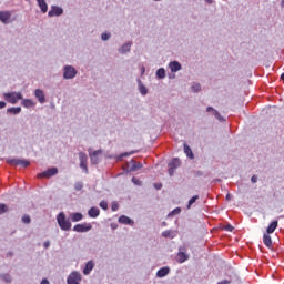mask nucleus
Wrapping results in <instances>:
<instances>
[{"label":"nucleus","instance_id":"1","mask_svg":"<svg viewBox=\"0 0 284 284\" xmlns=\"http://www.w3.org/2000/svg\"><path fill=\"white\" fill-rule=\"evenodd\" d=\"M57 223L62 232H70L72 230V222L68 220L64 212L57 215Z\"/></svg>","mask_w":284,"mask_h":284},{"label":"nucleus","instance_id":"2","mask_svg":"<svg viewBox=\"0 0 284 284\" xmlns=\"http://www.w3.org/2000/svg\"><path fill=\"white\" fill-rule=\"evenodd\" d=\"M62 74L65 81H70L72 79H75V77L79 74V71L77 70V68H74V65L67 64L62 68Z\"/></svg>","mask_w":284,"mask_h":284},{"label":"nucleus","instance_id":"3","mask_svg":"<svg viewBox=\"0 0 284 284\" xmlns=\"http://www.w3.org/2000/svg\"><path fill=\"white\" fill-rule=\"evenodd\" d=\"M3 99L7 101V103H11V105H17L21 99H23V94L21 92H4Z\"/></svg>","mask_w":284,"mask_h":284},{"label":"nucleus","instance_id":"4","mask_svg":"<svg viewBox=\"0 0 284 284\" xmlns=\"http://www.w3.org/2000/svg\"><path fill=\"white\" fill-rule=\"evenodd\" d=\"M176 261L178 263H185V261H190V254H187V245L183 244L179 246Z\"/></svg>","mask_w":284,"mask_h":284},{"label":"nucleus","instance_id":"5","mask_svg":"<svg viewBox=\"0 0 284 284\" xmlns=\"http://www.w3.org/2000/svg\"><path fill=\"white\" fill-rule=\"evenodd\" d=\"M59 174V169L57 166H52L41 173L38 174V179H50L52 176H57Z\"/></svg>","mask_w":284,"mask_h":284},{"label":"nucleus","instance_id":"6","mask_svg":"<svg viewBox=\"0 0 284 284\" xmlns=\"http://www.w3.org/2000/svg\"><path fill=\"white\" fill-rule=\"evenodd\" d=\"M81 280H82L81 273L78 271H73L68 276L67 283L68 284H81Z\"/></svg>","mask_w":284,"mask_h":284},{"label":"nucleus","instance_id":"7","mask_svg":"<svg viewBox=\"0 0 284 284\" xmlns=\"http://www.w3.org/2000/svg\"><path fill=\"white\" fill-rule=\"evenodd\" d=\"M178 168H181V160L179 158H174L169 163V175L174 176V172H176Z\"/></svg>","mask_w":284,"mask_h":284},{"label":"nucleus","instance_id":"8","mask_svg":"<svg viewBox=\"0 0 284 284\" xmlns=\"http://www.w3.org/2000/svg\"><path fill=\"white\" fill-rule=\"evenodd\" d=\"M0 21L4 26L12 23V11H8V10L0 11Z\"/></svg>","mask_w":284,"mask_h":284},{"label":"nucleus","instance_id":"9","mask_svg":"<svg viewBox=\"0 0 284 284\" xmlns=\"http://www.w3.org/2000/svg\"><path fill=\"white\" fill-rule=\"evenodd\" d=\"M78 156L81 170H83L84 174H88V154H85V152H80Z\"/></svg>","mask_w":284,"mask_h":284},{"label":"nucleus","instance_id":"10","mask_svg":"<svg viewBox=\"0 0 284 284\" xmlns=\"http://www.w3.org/2000/svg\"><path fill=\"white\" fill-rule=\"evenodd\" d=\"M101 154H103V151L101 150H97L93 151L92 153H89L92 165H99V163L101 162V159L99 156H101Z\"/></svg>","mask_w":284,"mask_h":284},{"label":"nucleus","instance_id":"11","mask_svg":"<svg viewBox=\"0 0 284 284\" xmlns=\"http://www.w3.org/2000/svg\"><path fill=\"white\" fill-rule=\"evenodd\" d=\"M90 230H92V224L90 223H82V224H75L73 226V232H90Z\"/></svg>","mask_w":284,"mask_h":284},{"label":"nucleus","instance_id":"12","mask_svg":"<svg viewBox=\"0 0 284 284\" xmlns=\"http://www.w3.org/2000/svg\"><path fill=\"white\" fill-rule=\"evenodd\" d=\"M7 163H9V165H21L22 168H28V165H30V161L21 159H9L7 160Z\"/></svg>","mask_w":284,"mask_h":284},{"label":"nucleus","instance_id":"13","mask_svg":"<svg viewBox=\"0 0 284 284\" xmlns=\"http://www.w3.org/2000/svg\"><path fill=\"white\" fill-rule=\"evenodd\" d=\"M132 41H128L125 43H123L119 49L118 52L119 54H129V52H131L132 50Z\"/></svg>","mask_w":284,"mask_h":284},{"label":"nucleus","instance_id":"14","mask_svg":"<svg viewBox=\"0 0 284 284\" xmlns=\"http://www.w3.org/2000/svg\"><path fill=\"white\" fill-rule=\"evenodd\" d=\"M206 112H211V114H213V116H215V119H217V121H220V123H225V118H223L222 114L219 113V111L216 109H214L213 106H207Z\"/></svg>","mask_w":284,"mask_h":284},{"label":"nucleus","instance_id":"15","mask_svg":"<svg viewBox=\"0 0 284 284\" xmlns=\"http://www.w3.org/2000/svg\"><path fill=\"white\" fill-rule=\"evenodd\" d=\"M63 14V8L58 6H52L51 10L48 12V17H61Z\"/></svg>","mask_w":284,"mask_h":284},{"label":"nucleus","instance_id":"16","mask_svg":"<svg viewBox=\"0 0 284 284\" xmlns=\"http://www.w3.org/2000/svg\"><path fill=\"white\" fill-rule=\"evenodd\" d=\"M118 223H120L121 225H130L131 227L134 226V220L130 219L126 215H121L118 219Z\"/></svg>","mask_w":284,"mask_h":284},{"label":"nucleus","instance_id":"17","mask_svg":"<svg viewBox=\"0 0 284 284\" xmlns=\"http://www.w3.org/2000/svg\"><path fill=\"white\" fill-rule=\"evenodd\" d=\"M34 97L43 105L45 103V92H43L42 89H36L34 90Z\"/></svg>","mask_w":284,"mask_h":284},{"label":"nucleus","instance_id":"18","mask_svg":"<svg viewBox=\"0 0 284 284\" xmlns=\"http://www.w3.org/2000/svg\"><path fill=\"white\" fill-rule=\"evenodd\" d=\"M100 214H101V211L97 206H92L88 211V216L90 219H99Z\"/></svg>","mask_w":284,"mask_h":284},{"label":"nucleus","instance_id":"19","mask_svg":"<svg viewBox=\"0 0 284 284\" xmlns=\"http://www.w3.org/2000/svg\"><path fill=\"white\" fill-rule=\"evenodd\" d=\"M182 69V65L179 61H171L169 63V70H171V72H180V70Z\"/></svg>","mask_w":284,"mask_h":284},{"label":"nucleus","instance_id":"20","mask_svg":"<svg viewBox=\"0 0 284 284\" xmlns=\"http://www.w3.org/2000/svg\"><path fill=\"white\" fill-rule=\"evenodd\" d=\"M94 270V261L90 260L87 262L84 268H83V274L84 276H89V274Z\"/></svg>","mask_w":284,"mask_h":284},{"label":"nucleus","instance_id":"21","mask_svg":"<svg viewBox=\"0 0 284 284\" xmlns=\"http://www.w3.org/2000/svg\"><path fill=\"white\" fill-rule=\"evenodd\" d=\"M138 90L142 97H146L148 87H145V84H143V82L140 79H138Z\"/></svg>","mask_w":284,"mask_h":284},{"label":"nucleus","instance_id":"22","mask_svg":"<svg viewBox=\"0 0 284 284\" xmlns=\"http://www.w3.org/2000/svg\"><path fill=\"white\" fill-rule=\"evenodd\" d=\"M168 274H170V267L164 266L156 272V277L165 278V276H168Z\"/></svg>","mask_w":284,"mask_h":284},{"label":"nucleus","instance_id":"23","mask_svg":"<svg viewBox=\"0 0 284 284\" xmlns=\"http://www.w3.org/2000/svg\"><path fill=\"white\" fill-rule=\"evenodd\" d=\"M130 172H136L138 170H141L143 168V164L141 162H136L134 160L130 161Z\"/></svg>","mask_w":284,"mask_h":284},{"label":"nucleus","instance_id":"24","mask_svg":"<svg viewBox=\"0 0 284 284\" xmlns=\"http://www.w3.org/2000/svg\"><path fill=\"white\" fill-rule=\"evenodd\" d=\"M21 105H23V108H34V105H37V102H34L32 99H21Z\"/></svg>","mask_w":284,"mask_h":284},{"label":"nucleus","instance_id":"25","mask_svg":"<svg viewBox=\"0 0 284 284\" xmlns=\"http://www.w3.org/2000/svg\"><path fill=\"white\" fill-rule=\"evenodd\" d=\"M70 221H72V223H79V221H83V215L80 212L71 213Z\"/></svg>","mask_w":284,"mask_h":284},{"label":"nucleus","instance_id":"26","mask_svg":"<svg viewBox=\"0 0 284 284\" xmlns=\"http://www.w3.org/2000/svg\"><path fill=\"white\" fill-rule=\"evenodd\" d=\"M37 3L41 10V13L45 14V12H48V2H45V0H37Z\"/></svg>","mask_w":284,"mask_h":284},{"label":"nucleus","instance_id":"27","mask_svg":"<svg viewBox=\"0 0 284 284\" xmlns=\"http://www.w3.org/2000/svg\"><path fill=\"white\" fill-rule=\"evenodd\" d=\"M176 234H178V232L172 231V230H166V231L162 232V236L164 239H176Z\"/></svg>","mask_w":284,"mask_h":284},{"label":"nucleus","instance_id":"28","mask_svg":"<svg viewBox=\"0 0 284 284\" xmlns=\"http://www.w3.org/2000/svg\"><path fill=\"white\" fill-rule=\"evenodd\" d=\"M132 154H134V151L132 152H124L120 155H110L109 159H116V161H122V159H124L125 156H132Z\"/></svg>","mask_w":284,"mask_h":284},{"label":"nucleus","instance_id":"29","mask_svg":"<svg viewBox=\"0 0 284 284\" xmlns=\"http://www.w3.org/2000/svg\"><path fill=\"white\" fill-rule=\"evenodd\" d=\"M276 227H278V221H273L266 229L267 234H274Z\"/></svg>","mask_w":284,"mask_h":284},{"label":"nucleus","instance_id":"30","mask_svg":"<svg viewBox=\"0 0 284 284\" xmlns=\"http://www.w3.org/2000/svg\"><path fill=\"white\" fill-rule=\"evenodd\" d=\"M184 154L187 156V159L194 160V152H192V148L184 143Z\"/></svg>","mask_w":284,"mask_h":284},{"label":"nucleus","instance_id":"31","mask_svg":"<svg viewBox=\"0 0 284 284\" xmlns=\"http://www.w3.org/2000/svg\"><path fill=\"white\" fill-rule=\"evenodd\" d=\"M7 114H21V106H11L7 109Z\"/></svg>","mask_w":284,"mask_h":284},{"label":"nucleus","instance_id":"32","mask_svg":"<svg viewBox=\"0 0 284 284\" xmlns=\"http://www.w3.org/2000/svg\"><path fill=\"white\" fill-rule=\"evenodd\" d=\"M263 243L266 247H272V236H270V233L263 235Z\"/></svg>","mask_w":284,"mask_h":284},{"label":"nucleus","instance_id":"33","mask_svg":"<svg viewBox=\"0 0 284 284\" xmlns=\"http://www.w3.org/2000/svg\"><path fill=\"white\" fill-rule=\"evenodd\" d=\"M0 278L4 281V283H12V275H10V273L1 274Z\"/></svg>","mask_w":284,"mask_h":284},{"label":"nucleus","instance_id":"34","mask_svg":"<svg viewBox=\"0 0 284 284\" xmlns=\"http://www.w3.org/2000/svg\"><path fill=\"white\" fill-rule=\"evenodd\" d=\"M155 77L158 79H165V69L164 68L158 69L155 72Z\"/></svg>","mask_w":284,"mask_h":284},{"label":"nucleus","instance_id":"35","mask_svg":"<svg viewBox=\"0 0 284 284\" xmlns=\"http://www.w3.org/2000/svg\"><path fill=\"white\" fill-rule=\"evenodd\" d=\"M196 201H199V195H194L193 197H191L186 205V210H191L192 205H194V203H196Z\"/></svg>","mask_w":284,"mask_h":284},{"label":"nucleus","instance_id":"36","mask_svg":"<svg viewBox=\"0 0 284 284\" xmlns=\"http://www.w3.org/2000/svg\"><path fill=\"white\" fill-rule=\"evenodd\" d=\"M10 207L7 204H0V215L6 214V212H10Z\"/></svg>","mask_w":284,"mask_h":284},{"label":"nucleus","instance_id":"37","mask_svg":"<svg viewBox=\"0 0 284 284\" xmlns=\"http://www.w3.org/2000/svg\"><path fill=\"white\" fill-rule=\"evenodd\" d=\"M101 39H102L103 41H110V39H112V33H110V32H103V33H101Z\"/></svg>","mask_w":284,"mask_h":284},{"label":"nucleus","instance_id":"38","mask_svg":"<svg viewBox=\"0 0 284 284\" xmlns=\"http://www.w3.org/2000/svg\"><path fill=\"white\" fill-rule=\"evenodd\" d=\"M191 90H192V92H201V85L199 83L194 82L191 85Z\"/></svg>","mask_w":284,"mask_h":284},{"label":"nucleus","instance_id":"39","mask_svg":"<svg viewBox=\"0 0 284 284\" xmlns=\"http://www.w3.org/2000/svg\"><path fill=\"white\" fill-rule=\"evenodd\" d=\"M179 214H181V207L174 209L173 211H171V212L168 214V216H169V217H170V216H176V215H179Z\"/></svg>","mask_w":284,"mask_h":284},{"label":"nucleus","instance_id":"40","mask_svg":"<svg viewBox=\"0 0 284 284\" xmlns=\"http://www.w3.org/2000/svg\"><path fill=\"white\" fill-rule=\"evenodd\" d=\"M74 190L81 192V190H83V182H75Z\"/></svg>","mask_w":284,"mask_h":284},{"label":"nucleus","instance_id":"41","mask_svg":"<svg viewBox=\"0 0 284 284\" xmlns=\"http://www.w3.org/2000/svg\"><path fill=\"white\" fill-rule=\"evenodd\" d=\"M22 223H26L27 225H29V223H32V219H30V215H23Z\"/></svg>","mask_w":284,"mask_h":284},{"label":"nucleus","instance_id":"42","mask_svg":"<svg viewBox=\"0 0 284 284\" xmlns=\"http://www.w3.org/2000/svg\"><path fill=\"white\" fill-rule=\"evenodd\" d=\"M99 206L102 209V210H108V201H101Z\"/></svg>","mask_w":284,"mask_h":284},{"label":"nucleus","instance_id":"43","mask_svg":"<svg viewBox=\"0 0 284 284\" xmlns=\"http://www.w3.org/2000/svg\"><path fill=\"white\" fill-rule=\"evenodd\" d=\"M111 210H112V212H116L119 210V203L112 202Z\"/></svg>","mask_w":284,"mask_h":284},{"label":"nucleus","instance_id":"44","mask_svg":"<svg viewBox=\"0 0 284 284\" xmlns=\"http://www.w3.org/2000/svg\"><path fill=\"white\" fill-rule=\"evenodd\" d=\"M205 3H207V6H214L216 4V1L215 0H204Z\"/></svg>","mask_w":284,"mask_h":284},{"label":"nucleus","instance_id":"45","mask_svg":"<svg viewBox=\"0 0 284 284\" xmlns=\"http://www.w3.org/2000/svg\"><path fill=\"white\" fill-rule=\"evenodd\" d=\"M132 183H134V185H141L140 180L136 178H132Z\"/></svg>","mask_w":284,"mask_h":284},{"label":"nucleus","instance_id":"46","mask_svg":"<svg viewBox=\"0 0 284 284\" xmlns=\"http://www.w3.org/2000/svg\"><path fill=\"white\" fill-rule=\"evenodd\" d=\"M225 230H226V232H233V231H234V226L227 224V225L225 226Z\"/></svg>","mask_w":284,"mask_h":284},{"label":"nucleus","instance_id":"47","mask_svg":"<svg viewBox=\"0 0 284 284\" xmlns=\"http://www.w3.org/2000/svg\"><path fill=\"white\" fill-rule=\"evenodd\" d=\"M257 181H258V176L253 175V176L251 178V182H252V183H257Z\"/></svg>","mask_w":284,"mask_h":284},{"label":"nucleus","instance_id":"48","mask_svg":"<svg viewBox=\"0 0 284 284\" xmlns=\"http://www.w3.org/2000/svg\"><path fill=\"white\" fill-rule=\"evenodd\" d=\"M7 105L6 101H0V110H3Z\"/></svg>","mask_w":284,"mask_h":284},{"label":"nucleus","instance_id":"49","mask_svg":"<svg viewBox=\"0 0 284 284\" xmlns=\"http://www.w3.org/2000/svg\"><path fill=\"white\" fill-rule=\"evenodd\" d=\"M43 247H44V250H48L50 247V241H45L43 243Z\"/></svg>","mask_w":284,"mask_h":284},{"label":"nucleus","instance_id":"50","mask_svg":"<svg viewBox=\"0 0 284 284\" xmlns=\"http://www.w3.org/2000/svg\"><path fill=\"white\" fill-rule=\"evenodd\" d=\"M154 187H155V190H161V187H163V184L156 183V184H154Z\"/></svg>","mask_w":284,"mask_h":284},{"label":"nucleus","instance_id":"51","mask_svg":"<svg viewBox=\"0 0 284 284\" xmlns=\"http://www.w3.org/2000/svg\"><path fill=\"white\" fill-rule=\"evenodd\" d=\"M118 227H119L118 224H115V223H112V224H111V230H116Z\"/></svg>","mask_w":284,"mask_h":284},{"label":"nucleus","instance_id":"52","mask_svg":"<svg viewBox=\"0 0 284 284\" xmlns=\"http://www.w3.org/2000/svg\"><path fill=\"white\" fill-rule=\"evenodd\" d=\"M40 284H50V281H48V278H43Z\"/></svg>","mask_w":284,"mask_h":284},{"label":"nucleus","instance_id":"53","mask_svg":"<svg viewBox=\"0 0 284 284\" xmlns=\"http://www.w3.org/2000/svg\"><path fill=\"white\" fill-rule=\"evenodd\" d=\"M226 201H232V195L231 194H226Z\"/></svg>","mask_w":284,"mask_h":284},{"label":"nucleus","instance_id":"54","mask_svg":"<svg viewBox=\"0 0 284 284\" xmlns=\"http://www.w3.org/2000/svg\"><path fill=\"white\" fill-rule=\"evenodd\" d=\"M141 74H145V67L141 68Z\"/></svg>","mask_w":284,"mask_h":284},{"label":"nucleus","instance_id":"55","mask_svg":"<svg viewBox=\"0 0 284 284\" xmlns=\"http://www.w3.org/2000/svg\"><path fill=\"white\" fill-rule=\"evenodd\" d=\"M13 254H14V253L9 252V253L7 254V256H13Z\"/></svg>","mask_w":284,"mask_h":284},{"label":"nucleus","instance_id":"56","mask_svg":"<svg viewBox=\"0 0 284 284\" xmlns=\"http://www.w3.org/2000/svg\"><path fill=\"white\" fill-rule=\"evenodd\" d=\"M281 79H282V81H284V73L281 74Z\"/></svg>","mask_w":284,"mask_h":284},{"label":"nucleus","instance_id":"57","mask_svg":"<svg viewBox=\"0 0 284 284\" xmlns=\"http://www.w3.org/2000/svg\"><path fill=\"white\" fill-rule=\"evenodd\" d=\"M281 6H282V8H284V0H282Z\"/></svg>","mask_w":284,"mask_h":284},{"label":"nucleus","instance_id":"58","mask_svg":"<svg viewBox=\"0 0 284 284\" xmlns=\"http://www.w3.org/2000/svg\"><path fill=\"white\" fill-rule=\"evenodd\" d=\"M162 225H166V223H165V222H163V223H162Z\"/></svg>","mask_w":284,"mask_h":284},{"label":"nucleus","instance_id":"59","mask_svg":"<svg viewBox=\"0 0 284 284\" xmlns=\"http://www.w3.org/2000/svg\"><path fill=\"white\" fill-rule=\"evenodd\" d=\"M154 1H161V0H154Z\"/></svg>","mask_w":284,"mask_h":284},{"label":"nucleus","instance_id":"60","mask_svg":"<svg viewBox=\"0 0 284 284\" xmlns=\"http://www.w3.org/2000/svg\"><path fill=\"white\" fill-rule=\"evenodd\" d=\"M26 1H30V0H26Z\"/></svg>","mask_w":284,"mask_h":284}]
</instances>
